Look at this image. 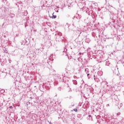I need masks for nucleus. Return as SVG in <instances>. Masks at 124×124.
<instances>
[{
  "instance_id": "obj_1",
  "label": "nucleus",
  "mask_w": 124,
  "mask_h": 124,
  "mask_svg": "<svg viewBox=\"0 0 124 124\" xmlns=\"http://www.w3.org/2000/svg\"><path fill=\"white\" fill-rule=\"evenodd\" d=\"M94 79L95 80V82H97V83L99 82V78H95V76H94Z\"/></svg>"
},
{
  "instance_id": "obj_2",
  "label": "nucleus",
  "mask_w": 124,
  "mask_h": 124,
  "mask_svg": "<svg viewBox=\"0 0 124 124\" xmlns=\"http://www.w3.org/2000/svg\"><path fill=\"white\" fill-rule=\"evenodd\" d=\"M109 64H110V62L108 61H107L106 62V65L109 66Z\"/></svg>"
},
{
  "instance_id": "obj_3",
  "label": "nucleus",
  "mask_w": 124,
  "mask_h": 124,
  "mask_svg": "<svg viewBox=\"0 0 124 124\" xmlns=\"http://www.w3.org/2000/svg\"><path fill=\"white\" fill-rule=\"evenodd\" d=\"M85 72L87 74V73H89V72H90V71H89V69L88 68H86L85 69Z\"/></svg>"
},
{
  "instance_id": "obj_4",
  "label": "nucleus",
  "mask_w": 124,
  "mask_h": 124,
  "mask_svg": "<svg viewBox=\"0 0 124 124\" xmlns=\"http://www.w3.org/2000/svg\"><path fill=\"white\" fill-rule=\"evenodd\" d=\"M10 4V3H9V2L8 1H7L6 3V5L7 6H9V5Z\"/></svg>"
},
{
  "instance_id": "obj_5",
  "label": "nucleus",
  "mask_w": 124,
  "mask_h": 124,
  "mask_svg": "<svg viewBox=\"0 0 124 124\" xmlns=\"http://www.w3.org/2000/svg\"><path fill=\"white\" fill-rule=\"evenodd\" d=\"M52 18V19H56L57 18V16L53 15Z\"/></svg>"
},
{
  "instance_id": "obj_6",
  "label": "nucleus",
  "mask_w": 124,
  "mask_h": 124,
  "mask_svg": "<svg viewBox=\"0 0 124 124\" xmlns=\"http://www.w3.org/2000/svg\"><path fill=\"white\" fill-rule=\"evenodd\" d=\"M102 59H103V57H97V60H101Z\"/></svg>"
},
{
  "instance_id": "obj_7",
  "label": "nucleus",
  "mask_w": 124,
  "mask_h": 124,
  "mask_svg": "<svg viewBox=\"0 0 124 124\" xmlns=\"http://www.w3.org/2000/svg\"><path fill=\"white\" fill-rule=\"evenodd\" d=\"M74 85H77V81L76 80H75L74 81Z\"/></svg>"
},
{
  "instance_id": "obj_8",
  "label": "nucleus",
  "mask_w": 124,
  "mask_h": 124,
  "mask_svg": "<svg viewBox=\"0 0 124 124\" xmlns=\"http://www.w3.org/2000/svg\"><path fill=\"white\" fill-rule=\"evenodd\" d=\"M0 100H2V99H1V94L0 93Z\"/></svg>"
},
{
  "instance_id": "obj_9",
  "label": "nucleus",
  "mask_w": 124,
  "mask_h": 124,
  "mask_svg": "<svg viewBox=\"0 0 124 124\" xmlns=\"http://www.w3.org/2000/svg\"><path fill=\"white\" fill-rule=\"evenodd\" d=\"M2 2H5L7 1V0H2Z\"/></svg>"
},
{
  "instance_id": "obj_10",
  "label": "nucleus",
  "mask_w": 124,
  "mask_h": 124,
  "mask_svg": "<svg viewBox=\"0 0 124 124\" xmlns=\"http://www.w3.org/2000/svg\"><path fill=\"white\" fill-rule=\"evenodd\" d=\"M120 115H121V112H118L117 113V116H120Z\"/></svg>"
},
{
  "instance_id": "obj_11",
  "label": "nucleus",
  "mask_w": 124,
  "mask_h": 124,
  "mask_svg": "<svg viewBox=\"0 0 124 124\" xmlns=\"http://www.w3.org/2000/svg\"><path fill=\"white\" fill-rule=\"evenodd\" d=\"M110 106V105L109 104H107L106 107H109Z\"/></svg>"
},
{
  "instance_id": "obj_12",
  "label": "nucleus",
  "mask_w": 124,
  "mask_h": 124,
  "mask_svg": "<svg viewBox=\"0 0 124 124\" xmlns=\"http://www.w3.org/2000/svg\"><path fill=\"white\" fill-rule=\"evenodd\" d=\"M73 110L75 111V112H77V108L74 109Z\"/></svg>"
},
{
  "instance_id": "obj_13",
  "label": "nucleus",
  "mask_w": 124,
  "mask_h": 124,
  "mask_svg": "<svg viewBox=\"0 0 124 124\" xmlns=\"http://www.w3.org/2000/svg\"><path fill=\"white\" fill-rule=\"evenodd\" d=\"M66 51H67V49L65 48L64 50L63 51V52H66Z\"/></svg>"
},
{
  "instance_id": "obj_14",
  "label": "nucleus",
  "mask_w": 124,
  "mask_h": 124,
  "mask_svg": "<svg viewBox=\"0 0 124 124\" xmlns=\"http://www.w3.org/2000/svg\"><path fill=\"white\" fill-rule=\"evenodd\" d=\"M58 90H59V91H61V87H59V88H58Z\"/></svg>"
},
{
  "instance_id": "obj_15",
  "label": "nucleus",
  "mask_w": 124,
  "mask_h": 124,
  "mask_svg": "<svg viewBox=\"0 0 124 124\" xmlns=\"http://www.w3.org/2000/svg\"><path fill=\"white\" fill-rule=\"evenodd\" d=\"M0 92H2V93H4V90H1Z\"/></svg>"
},
{
  "instance_id": "obj_16",
  "label": "nucleus",
  "mask_w": 124,
  "mask_h": 124,
  "mask_svg": "<svg viewBox=\"0 0 124 124\" xmlns=\"http://www.w3.org/2000/svg\"><path fill=\"white\" fill-rule=\"evenodd\" d=\"M90 76V74L88 73L87 74V76Z\"/></svg>"
},
{
  "instance_id": "obj_17",
  "label": "nucleus",
  "mask_w": 124,
  "mask_h": 124,
  "mask_svg": "<svg viewBox=\"0 0 124 124\" xmlns=\"http://www.w3.org/2000/svg\"><path fill=\"white\" fill-rule=\"evenodd\" d=\"M9 108H13V107H12V106H11L9 107Z\"/></svg>"
},
{
  "instance_id": "obj_18",
  "label": "nucleus",
  "mask_w": 124,
  "mask_h": 124,
  "mask_svg": "<svg viewBox=\"0 0 124 124\" xmlns=\"http://www.w3.org/2000/svg\"><path fill=\"white\" fill-rule=\"evenodd\" d=\"M88 117H89V118H91V115H89L88 116Z\"/></svg>"
},
{
  "instance_id": "obj_19",
  "label": "nucleus",
  "mask_w": 124,
  "mask_h": 124,
  "mask_svg": "<svg viewBox=\"0 0 124 124\" xmlns=\"http://www.w3.org/2000/svg\"><path fill=\"white\" fill-rule=\"evenodd\" d=\"M56 12L58 13L59 12V10L56 11Z\"/></svg>"
},
{
  "instance_id": "obj_20",
  "label": "nucleus",
  "mask_w": 124,
  "mask_h": 124,
  "mask_svg": "<svg viewBox=\"0 0 124 124\" xmlns=\"http://www.w3.org/2000/svg\"><path fill=\"white\" fill-rule=\"evenodd\" d=\"M49 124H52V123L51 122H49Z\"/></svg>"
},
{
  "instance_id": "obj_21",
  "label": "nucleus",
  "mask_w": 124,
  "mask_h": 124,
  "mask_svg": "<svg viewBox=\"0 0 124 124\" xmlns=\"http://www.w3.org/2000/svg\"><path fill=\"white\" fill-rule=\"evenodd\" d=\"M88 79H90V77H88Z\"/></svg>"
},
{
  "instance_id": "obj_22",
  "label": "nucleus",
  "mask_w": 124,
  "mask_h": 124,
  "mask_svg": "<svg viewBox=\"0 0 124 124\" xmlns=\"http://www.w3.org/2000/svg\"><path fill=\"white\" fill-rule=\"evenodd\" d=\"M30 98H32V97H30Z\"/></svg>"
},
{
  "instance_id": "obj_23",
  "label": "nucleus",
  "mask_w": 124,
  "mask_h": 124,
  "mask_svg": "<svg viewBox=\"0 0 124 124\" xmlns=\"http://www.w3.org/2000/svg\"><path fill=\"white\" fill-rule=\"evenodd\" d=\"M9 61L10 62V60H9Z\"/></svg>"
}]
</instances>
